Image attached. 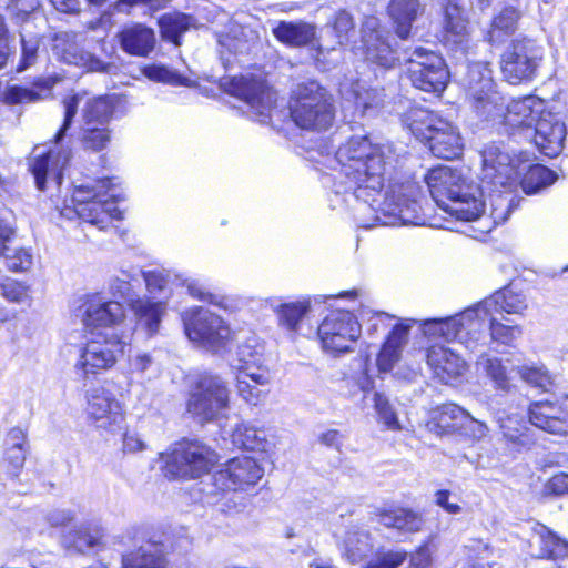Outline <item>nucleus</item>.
<instances>
[{
    "label": "nucleus",
    "instance_id": "obj_55",
    "mask_svg": "<svg viewBox=\"0 0 568 568\" xmlns=\"http://www.w3.org/2000/svg\"><path fill=\"white\" fill-rule=\"evenodd\" d=\"M40 7V0H10L7 11L17 23L27 21L29 16Z\"/></svg>",
    "mask_w": 568,
    "mask_h": 568
},
{
    "label": "nucleus",
    "instance_id": "obj_49",
    "mask_svg": "<svg viewBox=\"0 0 568 568\" xmlns=\"http://www.w3.org/2000/svg\"><path fill=\"white\" fill-rule=\"evenodd\" d=\"M467 414L468 412L458 405L445 404L437 409L436 419L443 429L458 430L464 427Z\"/></svg>",
    "mask_w": 568,
    "mask_h": 568
},
{
    "label": "nucleus",
    "instance_id": "obj_3",
    "mask_svg": "<svg viewBox=\"0 0 568 568\" xmlns=\"http://www.w3.org/2000/svg\"><path fill=\"white\" fill-rule=\"evenodd\" d=\"M425 182L436 204L457 220L474 221L486 214L481 189L467 183L460 171L439 165L427 172Z\"/></svg>",
    "mask_w": 568,
    "mask_h": 568
},
{
    "label": "nucleus",
    "instance_id": "obj_17",
    "mask_svg": "<svg viewBox=\"0 0 568 568\" xmlns=\"http://www.w3.org/2000/svg\"><path fill=\"white\" fill-rule=\"evenodd\" d=\"M361 333L358 320L347 311L329 313L318 326L323 348L332 353L351 352Z\"/></svg>",
    "mask_w": 568,
    "mask_h": 568
},
{
    "label": "nucleus",
    "instance_id": "obj_16",
    "mask_svg": "<svg viewBox=\"0 0 568 568\" xmlns=\"http://www.w3.org/2000/svg\"><path fill=\"white\" fill-rule=\"evenodd\" d=\"M125 346L126 342L116 334H98L81 348L74 368L83 377L109 371L124 354Z\"/></svg>",
    "mask_w": 568,
    "mask_h": 568
},
{
    "label": "nucleus",
    "instance_id": "obj_7",
    "mask_svg": "<svg viewBox=\"0 0 568 568\" xmlns=\"http://www.w3.org/2000/svg\"><path fill=\"white\" fill-rule=\"evenodd\" d=\"M290 115L303 130L324 131L334 122L335 106L325 88L308 81L297 84L293 91Z\"/></svg>",
    "mask_w": 568,
    "mask_h": 568
},
{
    "label": "nucleus",
    "instance_id": "obj_47",
    "mask_svg": "<svg viewBox=\"0 0 568 568\" xmlns=\"http://www.w3.org/2000/svg\"><path fill=\"white\" fill-rule=\"evenodd\" d=\"M477 366L491 379L498 389L508 390L510 388V378L501 359L483 355L477 361Z\"/></svg>",
    "mask_w": 568,
    "mask_h": 568
},
{
    "label": "nucleus",
    "instance_id": "obj_60",
    "mask_svg": "<svg viewBox=\"0 0 568 568\" xmlns=\"http://www.w3.org/2000/svg\"><path fill=\"white\" fill-rule=\"evenodd\" d=\"M145 74L148 78L154 81H160L173 85H184L186 84V79L176 73L175 71L168 69L165 67H149L145 70Z\"/></svg>",
    "mask_w": 568,
    "mask_h": 568
},
{
    "label": "nucleus",
    "instance_id": "obj_39",
    "mask_svg": "<svg viewBox=\"0 0 568 568\" xmlns=\"http://www.w3.org/2000/svg\"><path fill=\"white\" fill-rule=\"evenodd\" d=\"M379 521L387 528H393L405 532L419 531L424 524L419 514L406 508H397L384 511L379 516Z\"/></svg>",
    "mask_w": 568,
    "mask_h": 568
},
{
    "label": "nucleus",
    "instance_id": "obj_19",
    "mask_svg": "<svg viewBox=\"0 0 568 568\" xmlns=\"http://www.w3.org/2000/svg\"><path fill=\"white\" fill-rule=\"evenodd\" d=\"M361 33L364 55L368 62L384 69L396 64L399 57L390 44V34L376 17L365 18Z\"/></svg>",
    "mask_w": 568,
    "mask_h": 568
},
{
    "label": "nucleus",
    "instance_id": "obj_38",
    "mask_svg": "<svg viewBox=\"0 0 568 568\" xmlns=\"http://www.w3.org/2000/svg\"><path fill=\"white\" fill-rule=\"evenodd\" d=\"M481 189L483 194L485 191L489 192V214L488 217L491 220L493 226L499 225L505 223L511 211L515 207L514 204V197L508 192H503L501 187H494L491 185H481L479 186ZM484 200V196L481 197Z\"/></svg>",
    "mask_w": 568,
    "mask_h": 568
},
{
    "label": "nucleus",
    "instance_id": "obj_12",
    "mask_svg": "<svg viewBox=\"0 0 568 568\" xmlns=\"http://www.w3.org/2000/svg\"><path fill=\"white\" fill-rule=\"evenodd\" d=\"M544 57V50L534 40L515 39L501 55V73L510 84L531 81Z\"/></svg>",
    "mask_w": 568,
    "mask_h": 568
},
{
    "label": "nucleus",
    "instance_id": "obj_43",
    "mask_svg": "<svg viewBox=\"0 0 568 568\" xmlns=\"http://www.w3.org/2000/svg\"><path fill=\"white\" fill-rule=\"evenodd\" d=\"M555 180L556 175L550 169L541 164H531L525 172L520 184L526 194H535L551 185Z\"/></svg>",
    "mask_w": 568,
    "mask_h": 568
},
{
    "label": "nucleus",
    "instance_id": "obj_10",
    "mask_svg": "<svg viewBox=\"0 0 568 568\" xmlns=\"http://www.w3.org/2000/svg\"><path fill=\"white\" fill-rule=\"evenodd\" d=\"M406 72L412 84L425 92H442L448 82L449 72L444 59L423 47L404 52Z\"/></svg>",
    "mask_w": 568,
    "mask_h": 568
},
{
    "label": "nucleus",
    "instance_id": "obj_42",
    "mask_svg": "<svg viewBox=\"0 0 568 568\" xmlns=\"http://www.w3.org/2000/svg\"><path fill=\"white\" fill-rule=\"evenodd\" d=\"M373 549L371 536L366 531L352 530L346 534L343 556L351 564L362 561Z\"/></svg>",
    "mask_w": 568,
    "mask_h": 568
},
{
    "label": "nucleus",
    "instance_id": "obj_41",
    "mask_svg": "<svg viewBox=\"0 0 568 568\" xmlns=\"http://www.w3.org/2000/svg\"><path fill=\"white\" fill-rule=\"evenodd\" d=\"M232 442L234 445L247 450L263 452L267 447L266 432L248 423L236 425L232 433Z\"/></svg>",
    "mask_w": 568,
    "mask_h": 568
},
{
    "label": "nucleus",
    "instance_id": "obj_35",
    "mask_svg": "<svg viewBox=\"0 0 568 568\" xmlns=\"http://www.w3.org/2000/svg\"><path fill=\"white\" fill-rule=\"evenodd\" d=\"M388 13L393 20L396 34L400 39H407L413 22L423 13V7L418 0H392L388 6Z\"/></svg>",
    "mask_w": 568,
    "mask_h": 568
},
{
    "label": "nucleus",
    "instance_id": "obj_45",
    "mask_svg": "<svg viewBox=\"0 0 568 568\" xmlns=\"http://www.w3.org/2000/svg\"><path fill=\"white\" fill-rule=\"evenodd\" d=\"M191 20L192 18L184 13L163 14L159 20L163 39L173 42L175 45H180V37L189 29Z\"/></svg>",
    "mask_w": 568,
    "mask_h": 568
},
{
    "label": "nucleus",
    "instance_id": "obj_26",
    "mask_svg": "<svg viewBox=\"0 0 568 568\" xmlns=\"http://www.w3.org/2000/svg\"><path fill=\"white\" fill-rule=\"evenodd\" d=\"M354 28L355 23L352 14L345 10L338 11L333 22L321 29L317 39V57L335 50L336 47L346 44L349 34L354 32Z\"/></svg>",
    "mask_w": 568,
    "mask_h": 568
},
{
    "label": "nucleus",
    "instance_id": "obj_36",
    "mask_svg": "<svg viewBox=\"0 0 568 568\" xmlns=\"http://www.w3.org/2000/svg\"><path fill=\"white\" fill-rule=\"evenodd\" d=\"M485 305L494 311L495 316L501 313L521 315L528 307L526 295L510 287L496 291L484 300Z\"/></svg>",
    "mask_w": 568,
    "mask_h": 568
},
{
    "label": "nucleus",
    "instance_id": "obj_21",
    "mask_svg": "<svg viewBox=\"0 0 568 568\" xmlns=\"http://www.w3.org/2000/svg\"><path fill=\"white\" fill-rule=\"evenodd\" d=\"M87 414L97 428L112 430L123 422V412L115 395L104 387H93L87 394Z\"/></svg>",
    "mask_w": 568,
    "mask_h": 568
},
{
    "label": "nucleus",
    "instance_id": "obj_63",
    "mask_svg": "<svg viewBox=\"0 0 568 568\" xmlns=\"http://www.w3.org/2000/svg\"><path fill=\"white\" fill-rule=\"evenodd\" d=\"M27 448L6 447L3 462L7 464V471L11 476H18L26 462Z\"/></svg>",
    "mask_w": 568,
    "mask_h": 568
},
{
    "label": "nucleus",
    "instance_id": "obj_40",
    "mask_svg": "<svg viewBox=\"0 0 568 568\" xmlns=\"http://www.w3.org/2000/svg\"><path fill=\"white\" fill-rule=\"evenodd\" d=\"M519 18L520 12L516 8H504L491 21L487 32L488 41L493 44L503 42L506 37L515 32Z\"/></svg>",
    "mask_w": 568,
    "mask_h": 568
},
{
    "label": "nucleus",
    "instance_id": "obj_28",
    "mask_svg": "<svg viewBox=\"0 0 568 568\" xmlns=\"http://www.w3.org/2000/svg\"><path fill=\"white\" fill-rule=\"evenodd\" d=\"M426 358L434 374L444 383L457 378L465 369V362L454 351L443 345L430 346Z\"/></svg>",
    "mask_w": 568,
    "mask_h": 568
},
{
    "label": "nucleus",
    "instance_id": "obj_20",
    "mask_svg": "<svg viewBox=\"0 0 568 568\" xmlns=\"http://www.w3.org/2000/svg\"><path fill=\"white\" fill-rule=\"evenodd\" d=\"M264 469L251 457L230 459L213 475V483L221 490H245L263 477Z\"/></svg>",
    "mask_w": 568,
    "mask_h": 568
},
{
    "label": "nucleus",
    "instance_id": "obj_58",
    "mask_svg": "<svg viewBox=\"0 0 568 568\" xmlns=\"http://www.w3.org/2000/svg\"><path fill=\"white\" fill-rule=\"evenodd\" d=\"M6 257L7 266L13 272L28 271L32 265V254L24 248H18L9 253V250L2 253Z\"/></svg>",
    "mask_w": 568,
    "mask_h": 568
},
{
    "label": "nucleus",
    "instance_id": "obj_46",
    "mask_svg": "<svg viewBox=\"0 0 568 568\" xmlns=\"http://www.w3.org/2000/svg\"><path fill=\"white\" fill-rule=\"evenodd\" d=\"M100 535L98 531L92 534L85 527H79L69 531L62 539L63 546L69 551L84 554L98 545Z\"/></svg>",
    "mask_w": 568,
    "mask_h": 568
},
{
    "label": "nucleus",
    "instance_id": "obj_48",
    "mask_svg": "<svg viewBox=\"0 0 568 568\" xmlns=\"http://www.w3.org/2000/svg\"><path fill=\"white\" fill-rule=\"evenodd\" d=\"M308 310V302L282 304L277 311L280 324L287 331L296 333Z\"/></svg>",
    "mask_w": 568,
    "mask_h": 568
},
{
    "label": "nucleus",
    "instance_id": "obj_29",
    "mask_svg": "<svg viewBox=\"0 0 568 568\" xmlns=\"http://www.w3.org/2000/svg\"><path fill=\"white\" fill-rule=\"evenodd\" d=\"M118 38L121 49L135 57H148L156 43L154 30L142 23L124 27Z\"/></svg>",
    "mask_w": 568,
    "mask_h": 568
},
{
    "label": "nucleus",
    "instance_id": "obj_30",
    "mask_svg": "<svg viewBox=\"0 0 568 568\" xmlns=\"http://www.w3.org/2000/svg\"><path fill=\"white\" fill-rule=\"evenodd\" d=\"M168 547L162 540H148L135 551L123 555L122 568H166Z\"/></svg>",
    "mask_w": 568,
    "mask_h": 568
},
{
    "label": "nucleus",
    "instance_id": "obj_14",
    "mask_svg": "<svg viewBox=\"0 0 568 568\" xmlns=\"http://www.w3.org/2000/svg\"><path fill=\"white\" fill-rule=\"evenodd\" d=\"M222 85L230 94L245 101L260 123L272 121L276 112V92L262 79L241 75L224 79Z\"/></svg>",
    "mask_w": 568,
    "mask_h": 568
},
{
    "label": "nucleus",
    "instance_id": "obj_15",
    "mask_svg": "<svg viewBox=\"0 0 568 568\" xmlns=\"http://www.w3.org/2000/svg\"><path fill=\"white\" fill-rule=\"evenodd\" d=\"M184 331L190 341L213 353L224 348L230 338V327L205 307H194L183 314Z\"/></svg>",
    "mask_w": 568,
    "mask_h": 568
},
{
    "label": "nucleus",
    "instance_id": "obj_8",
    "mask_svg": "<svg viewBox=\"0 0 568 568\" xmlns=\"http://www.w3.org/2000/svg\"><path fill=\"white\" fill-rule=\"evenodd\" d=\"M112 186L109 178L77 186L72 203L79 219L100 230L108 227L113 220H121L123 213L116 205L118 195L109 194Z\"/></svg>",
    "mask_w": 568,
    "mask_h": 568
},
{
    "label": "nucleus",
    "instance_id": "obj_32",
    "mask_svg": "<svg viewBox=\"0 0 568 568\" xmlns=\"http://www.w3.org/2000/svg\"><path fill=\"white\" fill-rule=\"evenodd\" d=\"M57 82V78L47 77L34 81L32 88L12 85L4 91L3 100L7 104L36 103L51 97Z\"/></svg>",
    "mask_w": 568,
    "mask_h": 568
},
{
    "label": "nucleus",
    "instance_id": "obj_27",
    "mask_svg": "<svg viewBox=\"0 0 568 568\" xmlns=\"http://www.w3.org/2000/svg\"><path fill=\"white\" fill-rule=\"evenodd\" d=\"M530 549L537 558L557 559L568 556V541L542 524L531 527Z\"/></svg>",
    "mask_w": 568,
    "mask_h": 568
},
{
    "label": "nucleus",
    "instance_id": "obj_33",
    "mask_svg": "<svg viewBox=\"0 0 568 568\" xmlns=\"http://www.w3.org/2000/svg\"><path fill=\"white\" fill-rule=\"evenodd\" d=\"M444 7L447 40L464 44L468 40V19L463 0H444Z\"/></svg>",
    "mask_w": 568,
    "mask_h": 568
},
{
    "label": "nucleus",
    "instance_id": "obj_51",
    "mask_svg": "<svg viewBox=\"0 0 568 568\" xmlns=\"http://www.w3.org/2000/svg\"><path fill=\"white\" fill-rule=\"evenodd\" d=\"M80 140L83 149L99 152L110 143L111 136L108 126L81 125Z\"/></svg>",
    "mask_w": 568,
    "mask_h": 568
},
{
    "label": "nucleus",
    "instance_id": "obj_23",
    "mask_svg": "<svg viewBox=\"0 0 568 568\" xmlns=\"http://www.w3.org/2000/svg\"><path fill=\"white\" fill-rule=\"evenodd\" d=\"M125 318V311L119 301L106 300L101 294L88 296L83 303L82 322L91 331L116 327Z\"/></svg>",
    "mask_w": 568,
    "mask_h": 568
},
{
    "label": "nucleus",
    "instance_id": "obj_54",
    "mask_svg": "<svg viewBox=\"0 0 568 568\" xmlns=\"http://www.w3.org/2000/svg\"><path fill=\"white\" fill-rule=\"evenodd\" d=\"M523 334V329L518 325H507L500 322L497 316L490 320L489 336L493 341L510 345L513 342L518 339Z\"/></svg>",
    "mask_w": 568,
    "mask_h": 568
},
{
    "label": "nucleus",
    "instance_id": "obj_13",
    "mask_svg": "<svg viewBox=\"0 0 568 568\" xmlns=\"http://www.w3.org/2000/svg\"><path fill=\"white\" fill-rule=\"evenodd\" d=\"M483 170L481 183L486 186L507 187L511 181L526 170L524 163L528 160L526 153L510 154L503 143L487 144L480 153Z\"/></svg>",
    "mask_w": 568,
    "mask_h": 568
},
{
    "label": "nucleus",
    "instance_id": "obj_4",
    "mask_svg": "<svg viewBox=\"0 0 568 568\" xmlns=\"http://www.w3.org/2000/svg\"><path fill=\"white\" fill-rule=\"evenodd\" d=\"M419 195L420 187L416 182L392 183L385 191L383 200H379L381 194L377 196V202L359 204L357 212L371 215L367 220H361L359 225L364 229L397 223L423 225L426 223V216L418 201Z\"/></svg>",
    "mask_w": 568,
    "mask_h": 568
},
{
    "label": "nucleus",
    "instance_id": "obj_11",
    "mask_svg": "<svg viewBox=\"0 0 568 568\" xmlns=\"http://www.w3.org/2000/svg\"><path fill=\"white\" fill-rule=\"evenodd\" d=\"M216 457L211 448L199 442L179 443L164 457V473L171 478H197L210 471Z\"/></svg>",
    "mask_w": 568,
    "mask_h": 568
},
{
    "label": "nucleus",
    "instance_id": "obj_1",
    "mask_svg": "<svg viewBox=\"0 0 568 568\" xmlns=\"http://www.w3.org/2000/svg\"><path fill=\"white\" fill-rule=\"evenodd\" d=\"M322 156L323 165L338 171L337 194H351L361 204L377 202L386 168L392 164L389 146L373 144L366 136H352L339 145L334 155Z\"/></svg>",
    "mask_w": 568,
    "mask_h": 568
},
{
    "label": "nucleus",
    "instance_id": "obj_31",
    "mask_svg": "<svg viewBox=\"0 0 568 568\" xmlns=\"http://www.w3.org/2000/svg\"><path fill=\"white\" fill-rule=\"evenodd\" d=\"M413 323L415 321L405 320L394 326L376 359L379 373L390 372L399 359L402 347L407 342L408 331Z\"/></svg>",
    "mask_w": 568,
    "mask_h": 568
},
{
    "label": "nucleus",
    "instance_id": "obj_50",
    "mask_svg": "<svg viewBox=\"0 0 568 568\" xmlns=\"http://www.w3.org/2000/svg\"><path fill=\"white\" fill-rule=\"evenodd\" d=\"M374 408L378 416V420L389 430H400L397 413L390 404L388 397L379 392H375L373 396Z\"/></svg>",
    "mask_w": 568,
    "mask_h": 568
},
{
    "label": "nucleus",
    "instance_id": "obj_56",
    "mask_svg": "<svg viewBox=\"0 0 568 568\" xmlns=\"http://www.w3.org/2000/svg\"><path fill=\"white\" fill-rule=\"evenodd\" d=\"M79 103H80L79 95H71L63 100L64 119H63V123H62L61 128L58 130V132L54 135L55 146L61 143V141L65 136L67 131L71 126L73 119L78 112Z\"/></svg>",
    "mask_w": 568,
    "mask_h": 568
},
{
    "label": "nucleus",
    "instance_id": "obj_24",
    "mask_svg": "<svg viewBox=\"0 0 568 568\" xmlns=\"http://www.w3.org/2000/svg\"><path fill=\"white\" fill-rule=\"evenodd\" d=\"M70 159L71 150L64 148L50 149L45 154L37 156L31 164L37 187L44 191L48 182L59 187L62 183L63 170Z\"/></svg>",
    "mask_w": 568,
    "mask_h": 568
},
{
    "label": "nucleus",
    "instance_id": "obj_25",
    "mask_svg": "<svg viewBox=\"0 0 568 568\" xmlns=\"http://www.w3.org/2000/svg\"><path fill=\"white\" fill-rule=\"evenodd\" d=\"M529 422L550 434H568V410L558 403L539 400L530 404L528 409Z\"/></svg>",
    "mask_w": 568,
    "mask_h": 568
},
{
    "label": "nucleus",
    "instance_id": "obj_6",
    "mask_svg": "<svg viewBox=\"0 0 568 568\" xmlns=\"http://www.w3.org/2000/svg\"><path fill=\"white\" fill-rule=\"evenodd\" d=\"M494 314L491 308L486 305L484 307L483 300L455 316L425 321L423 333L429 337H442L447 342L457 341L474 351L485 342Z\"/></svg>",
    "mask_w": 568,
    "mask_h": 568
},
{
    "label": "nucleus",
    "instance_id": "obj_61",
    "mask_svg": "<svg viewBox=\"0 0 568 568\" xmlns=\"http://www.w3.org/2000/svg\"><path fill=\"white\" fill-rule=\"evenodd\" d=\"M69 62L81 65L88 71L92 72H110V70L113 68V64L102 61L90 52H81L78 57H74L73 60H70Z\"/></svg>",
    "mask_w": 568,
    "mask_h": 568
},
{
    "label": "nucleus",
    "instance_id": "obj_18",
    "mask_svg": "<svg viewBox=\"0 0 568 568\" xmlns=\"http://www.w3.org/2000/svg\"><path fill=\"white\" fill-rule=\"evenodd\" d=\"M132 277L129 273L122 272L109 282V292L114 298H122L130 303L131 310L139 322L145 327L150 335L159 331L161 318L165 311L163 302H152L149 298H133Z\"/></svg>",
    "mask_w": 568,
    "mask_h": 568
},
{
    "label": "nucleus",
    "instance_id": "obj_62",
    "mask_svg": "<svg viewBox=\"0 0 568 568\" xmlns=\"http://www.w3.org/2000/svg\"><path fill=\"white\" fill-rule=\"evenodd\" d=\"M236 390L237 394L251 405H257L265 396V394L257 387L252 385L250 381L243 379L242 376H236Z\"/></svg>",
    "mask_w": 568,
    "mask_h": 568
},
{
    "label": "nucleus",
    "instance_id": "obj_59",
    "mask_svg": "<svg viewBox=\"0 0 568 568\" xmlns=\"http://www.w3.org/2000/svg\"><path fill=\"white\" fill-rule=\"evenodd\" d=\"M236 376H242L243 379L250 381L255 385L265 386L270 383V373L266 368L257 365H239Z\"/></svg>",
    "mask_w": 568,
    "mask_h": 568
},
{
    "label": "nucleus",
    "instance_id": "obj_9",
    "mask_svg": "<svg viewBox=\"0 0 568 568\" xmlns=\"http://www.w3.org/2000/svg\"><path fill=\"white\" fill-rule=\"evenodd\" d=\"M230 408V389L217 375L204 374L190 390L186 410L200 424L219 422Z\"/></svg>",
    "mask_w": 568,
    "mask_h": 568
},
{
    "label": "nucleus",
    "instance_id": "obj_53",
    "mask_svg": "<svg viewBox=\"0 0 568 568\" xmlns=\"http://www.w3.org/2000/svg\"><path fill=\"white\" fill-rule=\"evenodd\" d=\"M263 345L255 335H250L237 345L236 357L241 365H257L261 363Z\"/></svg>",
    "mask_w": 568,
    "mask_h": 568
},
{
    "label": "nucleus",
    "instance_id": "obj_44",
    "mask_svg": "<svg viewBox=\"0 0 568 568\" xmlns=\"http://www.w3.org/2000/svg\"><path fill=\"white\" fill-rule=\"evenodd\" d=\"M112 115V105L104 97L89 100L83 109L82 124L88 126H108Z\"/></svg>",
    "mask_w": 568,
    "mask_h": 568
},
{
    "label": "nucleus",
    "instance_id": "obj_37",
    "mask_svg": "<svg viewBox=\"0 0 568 568\" xmlns=\"http://www.w3.org/2000/svg\"><path fill=\"white\" fill-rule=\"evenodd\" d=\"M347 100H353L361 116H373L384 105L385 94L382 89L365 88L362 83L352 84Z\"/></svg>",
    "mask_w": 568,
    "mask_h": 568
},
{
    "label": "nucleus",
    "instance_id": "obj_34",
    "mask_svg": "<svg viewBox=\"0 0 568 568\" xmlns=\"http://www.w3.org/2000/svg\"><path fill=\"white\" fill-rule=\"evenodd\" d=\"M274 36L281 42L291 47H304L314 43L317 49L316 27L303 21L286 22L282 21L273 31Z\"/></svg>",
    "mask_w": 568,
    "mask_h": 568
},
{
    "label": "nucleus",
    "instance_id": "obj_22",
    "mask_svg": "<svg viewBox=\"0 0 568 568\" xmlns=\"http://www.w3.org/2000/svg\"><path fill=\"white\" fill-rule=\"evenodd\" d=\"M566 136V125L561 116L546 111L545 105L538 114L529 138L540 152L549 158L556 156L562 149Z\"/></svg>",
    "mask_w": 568,
    "mask_h": 568
},
{
    "label": "nucleus",
    "instance_id": "obj_64",
    "mask_svg": "<svg viewBox=\"0 0 568 568\" xmlns=\"http://www.w3.org/2000/svg\"><path fill=\"white\" fill-rule=\"evenodd\" d=\"M21 48H22V55L20 59V62L17 67L18 72H22L33 65L37 61V53H38V41L30 39L26 40L23 36H21L20 39Z\"/></svg>",
    "mask_w": 568,
    "mask_h": 568
},
{
    "label": "nucleus",
    "instance_id": "obj_57",
    "mask_svg": "<svg viewBox=\"0 0 568 568\" xmlns=\"http://www.w3.org/2000/svg\"><path fill=\"white\" fill-rule=\"evenodd\" d=\"M407 558L405 551L378 552L365 568H398Z\"/></svg>",
    "mask_w": 568,
    "mask_h": 568
},
{
    "label": "nucleus",
    "instance_id": "obj_5",
    "mask_svg": "<svg viewBox=\"0 0 568 568\" xmlns=\"http://www.w3.org/2000/svg\"><path fill=\"white\" fill-rule=\"evenodd\" d=\"M402 123L416 139L426 141L437 158L454 160L463 152L458 129L434 112L422 106H410L402 114Z\"/></svg>",
    "mask_w": 568,
    "mask_h": 568
},
{
    "label": "nucleus",
    "instance_id": "obj_2",
    "mask_svg": "<svg viewBox=\"0 0 568 568\" xmlns=\"http://www.w3.org/2000/svg\"><path fill=\"white\" fill-rule=\"evenodd\" d=\"M466 88L471 105L479 116L504 125L506 133L530 136L532 125L542 111L544 101L534 95L513 100L505 105V98L497 90L488 63L469 64Z\"/></svg>",
    "mask_w": 568,
    "mask_h": 568
},
{
    "label": "nucleus",
    "instance_id": "obj_52",
    "mask_svg": "<svg viewBox=\"0 0 568 568\" xmlns=\"http://www.w3.org/2000/svg\"><path fill=\"white\" fill-rule=\"evenodd\" d=\"M517 372L523 381L534 387L541 388L545 392H549L554 384L551 375L544 365H523L517 367Z\"/></svg>",
    "mask_w": 568,
    "mask_h": 568
}]
</instances>
